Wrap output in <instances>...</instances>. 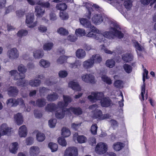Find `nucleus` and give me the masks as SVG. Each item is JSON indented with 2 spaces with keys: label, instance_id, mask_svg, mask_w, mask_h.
Returning <instances> with one entry per match:
<instances>
[{
  "label": "nucleus",
  "instance_id": "obj_1",
  "mask_svg": "<svg viewBox=\"0 0 156 156\" xmlns=\"http://www.w3.org/2000/svg\"><path fill=\"white\" fill-rule=\"evenodd\" d=\"M63 98L64 102H59L57 107L53 103L49 104V112H51L53 110H56L55 116L57 118L62 119L64 118L65 113L69 115L72 112L76 115L82 114V109L79 108H76L71 107L66 110H63L62 108L66 107L72 100L70 97L67 96L63 95Z\"/></svg>",
  "mask_w": 156,
  "mask_h": 156
},
{
  "label": "nucleus",
  "instance_id": "obj_2",
  "mask_svg": "<svg viewBox=\"0 0 156 156\" xmlns=\"http://www.w3.org/2000/svg\"><path fill=\"white\" fill-rule=\"evenodd\" d=\"M117 27H111L109 29V31H105L102 34L101 31L99 30V33H97L95 39L100 42H104L106 37L109 39H113L115 37L119 38H121L123 37V34L118 29Z\"/></svg>",
  "mask_w": 156,
  "mask_h": 156
},
{
  "label": "nucleus",
  "instance_id": "obj_3",
  "mask_svg": "<svg viewBox=\"0 0 156 156\" xmlns=\"http://www.w3.org/2000/svg\"><path fill=\"white\" fill-rule=\"evenodd\" d=\"M9 74L14 80H17L16 83L17 86L23 87L27 85V80H23L25 77V74H20L16 70L9 71Z\"/></svg>",
  "mask_w": 156,
  "mask_h": 156
},
{
  "label": "nucleus",
  "instance_id": "obj_4",
  "mask_svg": "<svg viewBox=\"0 0 156 156\" xmlns=\"http://www.w3.org/2000/svg\"><path fill=\"white\" fill-rule=\"evenodd\" d=\"M148 73V71L147 69H144L143 76V84L141 86V93L140 95V98L141 101L147 100V91L146 92L145 90V79H148L147 76Z\"/></svg>",
  "mask_w": 156,
  "mask_h": 156
},
{
  "label": "nucleus",
  "instance_id": "obj_5",
  "mask_svg": "<svg viewBox=\"0 0 156 156\" xmlns=\"http://www.w3.org/2000/svg\"><path fill=\"white\" fill-rule=\"evenodd\" d=\"M104 97V94L102 92H93L91 95L88 96L89 100L92 102H96L97 100H101Z\"/></svg>",
  "mask_w": 156,
  "mask_h": 156
},
{
  "label": "nucleus",
  "instance_id": "obj_6",
  "mask_svg": "<svg viewBox=\"0 0 156 156\" xmlns=\"http://www.w3.org/2000/svg\"><path fill=\"white\" fill-rule=\"evenodd\" d=\"M83 5L85 6L88 9L87 12L85 14V16L88 19H90V16L93 13V12L94 11L93 9H98L99 8V6L96 4H93V5L92 4L89 2H84L83 3Z\"/></svg>",
  "mask_w": 156,
  "mask_h": 156
},
{
  "label": "nucleus",
  "instance_id": "obj_7",
  "mask_svg": "<svg viewBox=\"0 0 156 156\" xmlns=\"http://www.w3.org/2000/svg\"><path fill=\"white\" fill-rule=\"evenodd\" d=\"M34 13H29L26 15V23L28 27L33 28L36 26L37 22V21L34 22Z\"/></svg>",
  "mask_w": 156,
  "mask_h": 156
},
{
  "label": "nucleus",
  "instance_id": "obj_8",
  "mask_svg": "<svg viewBox=\"0 0 156 156\" xmlns=\"http://www.w3.org/2000/svg\"><path fill=\"white\" fill-rule=\"evenodd\" d=\"M107 145L105 143L100 142L97 144L95 151L97 154H102L107 151Z\"/></svg>",
  "mask_w": 156,
  "mask_h": 156
},
{
  "label": "nucleus",
  "instance_id": "obj_9",
  "mask_svg": "<svg viewBox=\"0 0 156 156\" xmlns=\"http://www.w3.org/2000/svg\"><path fill=\"white\" fill-rule=\"evenodd\" d=\"M82 80L87 83L94 84L96 82L94 76L91 74L85 73L81 76Z\"/></svg>",
  "mask_w": 156,
  "mask_h": 156
},
{
  "label": "nucleus",
  "instance_id": "obj_10",
  "mask_svg": "<svg viewBox=\"0 0 156 156\" xmlns=\"http://www.w3.org/2000/svg\"><path fill=\"white\" fill-rule=\"evenodd\" d=\"M8 57L11 60L16 59L19 57V51L16 48H14L8 50L7 52Z\"/></svg>",
  "mask_w": 156,
  "mask_h": 156
},
{
  "label": "nucleus",
  "instance_id": "obj_11",
  "mask_svg": "<svg viewBox=\"0 0 156 156\" xmlns=\"http://www.w3.org/2000/svg\"><path fill=\"white\" fill-rule=\"evenodd\" d=\"M78 150L76 147H69L65 151L64 156H77Z\"/></svg>",
  "mask_w": 156,
  "mask_h": 156
},
{
  "label": "nucleus",
  "instance_id": "obj_12",
  "mask_svg": "<svg viewBox=\"0 0 156 156\" xmlns=\"http://www.w3.org/2000/svg\"><path fill=\"white\" fill-rule=\"evenodd\" d=\"M43 5H39L36 6L35 7V12L36 15L38 17H40L43 15L44 12V7H48V5L44 3H43Z\"/></svg>",
  "mask_w": 156,
  "mask_h": 156
},
{
  "label": "nucleus",
  "instance_id": "obj_13",
  "mask_svg": "<svg viewBox=\"0 0 156 156\" xmlns=\"http://www.w3.org/2000/svg\"><path fill=\"white\" fill-rule=\"evenodd\" d=\"M91 20L96 25H99L102 22L103 18L101 14H95L93 15Z\"/></svg>",
  "mask_w": 156,
  "mask_h": 156
},
{
  "label": "nucleus",
  "instance_id": "obj_14",
  "mask_svg": "<svg viewBox=\"0 0 156 156\" xmlns=\"http://www.w3.org/2000/svg\"><path fill=\"white\" fill-rule=\"evenodd\" d=\"M73 139L75 142L76 140L79 143H83L85 142L87 140L86 137L83 135H78L77 133L74 134Z\"/></svg>",
  "mask_w": 156,
  "mask_h": 156
},
{
  "label": "nucleus",
  "instance_id": "obj_15",
  "mask_svg": "<svg viewBox=\"0 0 156 156\" xmlns=\"http://www.w3.org/2000/svg\"><path fill=\"white\" fill-rule=\"evenodd\" d=\"M19 148V144L17 142L11 143L9 147V151L12 154H16L17 153Z\"/></svg>",
  "mask_w": 156,
  "mask_h": 156
},
{
  "label": "nucleus",
  "instance_id": "obj_16",
  "mask_svg": "<svg viewBox=\"0 0 156 156\" xmlns=\"http://www.w3.org/2000/svg\"><path fill=\"white\" fill-rule=\"evenodd\" d=\"M10 129L5 123L2 124L0 126V132L2 136L8 134L11 131Z\"/></svg>",
  "mask_w": 156,
  "mask_h": 156
},
{
  "label": "nucleus",
  "instance_id": "obj_17",
  "mask_svg": "<svg viewBox=\"0 0 156 156\" xmlns=\"http://www.w3.org/2000/svg\"><path fill=\"white\" fill-rule=\"evenodd\" d=\"M79 20L81 24L86 28H89L94 27V26L92 25L90 22L85 18H80Z\"/></svg>",
  "mask_w": 156,
  "mask_h": 156
},
{
  "label": "nucleus",
  "instance_id": "obj_18",
  "mask_svg": "<svg viewBox=\"0 0 156 156\" xmlns=\"http://www.w3.org/2000/svg\"><path fill=\"white\" fill-rule=\"evenodd\" d=\"M18 135L20 137H25L27 135V129L25 125L21 126L18 130Z\"/></svg>",
  "mask_w": 156,
  "mask_h": 156
},
{
  "label": "nucleus",
  "instance_id": "obj_19",
  "mask_svg": "<svg viewBox=\"0 0 156 156\" xmlns=\"http://www.w3.org/2000/svg\"><path fill=\"white\" fill-rule=\"evenodd\" d=\"M68 86L75 91H79L81 90L80 87L78 83L74 81L69 82Z\"/></svg>",
  "mask_w": 156,
  "mask_h": 156
},
{
  "label": "nucleus",
  "instance_id": "obj_20",
  "mask_svg": "<svg viewBox=\"0 0 156 156\" xmlns=\"http://www.w3.org/2000/svg\"><path fill=\"white\" fill-rule=\"evenodd\" d=\"M39 152V148L37 146H32L30 148L29 153L30 156H37Z\"/></svg>",
  "mask_w": 156,
  "mask_h": 156
},
{
  "label": "nucleus",
  "instance_id": "obj_21",
  "mask_svg": "<svg viewBox=\"0 0 156 156\" xmlns=\"http://www.w3.org/2000/svg\"><path fill=\"white\" fill-rule=\"evenodd\" d=\"M94 64L92 59L90 58L83 62V67L86 69H88L91 68L94 66Z\"/></svg>",
  "mask_w": 156,
  "mask_h": 156
},
{
  "label": "nucleus",
  "instance_id": "obj_22",
  "mask_svg": "<svg viewBox=\"0 0 156 156\" xmlns=\"http://www.w3.org/2000/svg\"><path fill=\"white\" fill-rule=\"evenodd\" d=\"M98 107V105L95 104L90 106L89 107V108L90 109L93 111L92 112V113L93 114L91 115V116L92 117L98 119V118H97L95 117V115L99 114V113L98 112L99 111H101L100 110L97 109Z\"/></svg>",
  "mask_w": 156,
  "mask_h": 156
},
{
  "label": "nucleus",
  "instance_id": "obj_23",
  "mask_svg": "<svg viewBox=\"0 0 156 156\" xmlns=\"http://www.w3.org/2000/svg\"><path fill=\"white\" fill-rule=\"evenodd\" d=\"M14 118L17 125H21L23 123V117L22 114L18 113L14 116Z\"/></svg>",
  "mask_w": 156,
  "mask_h": 156
},
{
  "label": "nucleus",
  "instance_id": "obj_24",
  "mask_svg": "<svg viewBox=\"0 0 156 156\" xmlns=\"http://www.w3.org/2000/svg\"><path fill=\"white\" fill-rule=\"evenodd\" d=\"M101 106L104 107H108L111 105V101L108 98L104 97L101 101Z\"/></svg>",
  "mask_w": 156,
  "mask_h": 156
},
{
  "label": "nucleus",
  "instance_id": "obj_25",
  "mask_svg": "<svg viewBox=\"0 0 156 156\" xmlns=\"http://www.w3.org/2000/svg\"><path fill=\"white\" fill-rule=\"evenodd\" d=\"M90 29V32L87 35L88 37H93L95 39L96 34L97 33H99V30L94 27L92 28H89Z\"/></svg>",
  "mask_w": 156,
  "mask_h": 156
},
{
  "label": "nucleus",
  "instance_id": "obj_26",
  "mask_svg": "<svg viewBox=\"0 0 156 156\" xmlns=\"http://www.w3.org/2000/svg\"><path fill=\"white\" fill-rule=\"evenodd\" d=\"M8 91L9 95L14 96L17 94L18 90L16 87L11 86L8 89Z\"/></svg>",
  "mask_w": 156,
  "mask_h": 156
},
{
  "label": "nucleus",
  "instance_id": "obj_27",
  "mask_svg": "<svg viewBox=\"0 0 156 156\" xmlns=\"http://www.w3.org/2000/svg\"><path fill=\"white\" fill-rule=\"evenodd\" d=\"M41 83V80L38 79H32L29 82V84L32 87H36L39 86Z\"/></svg>",
  "mask_w": 156,
  "mask_h": 156
},
{
  "label": "nucleus",
  "instance_id": "obj_28",
  "mask_svg": "<svg viewBox=\"0 0 156 156\" xmlns=\"http://www.w3.org/2000/svg\"><path fill=\"white\" fill-rule=\"evenodd\" d=\"M44 55L43 51L41 50H37L34 51L33 55L35 58H41Z\"/></svg>",
  "mask_w": 156,
  "mask_h": 156
},
{
  "label": "nucleus",
  "instance_id": "obj_29",
  "mask_svg": "<svg viewBox=\"0 0 156 156\" xmlns=\"http://www.w3.org/2000/svg\"><path fill=\"white\" fill-rule=\"evenodd\" d=\"M124 146V144L120 142L115 143L113 146L114 149L116 151H119L121 150Z\"/></svg>",
  "mask_w": 156,
  "mask_h": 156
},
{
  "label": "nucleus",
  "instance_id": "obj_30",
  "mask_svg": "<svg viewBox=\"0 0 156 156\" xmlns=\"http://www.w3.org/2000/svg\"><path fill=\"white\" fill-rule=\"evenodd\" d=\"M71 132L69 129L66 127H63L61 130V135L64 137H67L70 136Z\"/></svg>",
  "mask_w": 156,
  "mask_h": 156
},
{
  "label": "nucleus",
  "instance_id": "obj_31",
  "mask_svg": "<svg viewBox=\"0 0 156 156\" xmlns=\"http://www.w3.org/2000/svg\"><path fill=\"white\" fill-rule=\"evenodd\" d=\"M85 51L82 49H79L76 52V56L79 58H83L86 56Z\"/></svg>",
  "mask_w": 156,
  "mask_h": 156
},
{
  "label": "nucleus",
  "instance_id": "obj_32",
  "mask_svg": "<svg viewBox=\"0 0 156 156\" xmlns=\"http://www.w3.org/2000/svg\"><path fill=\"white\" fill-rule=\"evenodd\" d=\"M133 58V56L131 54L127 53L124 54L122 56L123 60L126 62L132 61Z\"/></svg>",
  "mask_w": 156,
  "mask_h": 156
},
{
  "label": "nucleus",
  "instance_id": "obj_33",
  "mask_svg": "<svg viewBox=\"0 0 156 156\" xmlns=\"http://www.w3.org/2000/svg\"><path fill=\"white\" fill-rule=\"evenodd\" d=\"M92 59V61L93 62L94 64V63H99L102 61V58L100 55L98 54H97L94 55H93L90 58Z\"/></svg>",
  "mask_w": 156,
  "mask_h": 156
},
{
  "label": "nucleus",
  "instance_id": "obj_34",
  "mask_svg": "<svg viewBox=\"0 0 156 156\" xmlns=\"http://www.w3.org/2000/svg\"><path fill=\"white\" fill-rule=\"evenodd\" d=\"M16 100L13 98H10L6 101V104L9 107H15L18 104Z\"/></svg>",
  "mask_w": 156,
  "mask_h": 156
},
{
  "label": "nucleus",
  "instance_id": "obj_35",
  "mask_svg": "<svg viewBox=\"0 0 156 156\" xmlns=\"http://www.w3.org/2000/svg\"><path fill=\"white\" fill-rule=\"evenodd\" d=\"M16 101H17V102L18 103L17 105H19L22 107H25L26 108V111L27 112H29L30 111L31 108L30 107H29L26 108L24 101L22 98H20L16 100Z\"/></svg>",
  "mask_w": 156,
  "mask_h": 156
},
{
  "label": "nucleus",
  "instance_id": "obj_36",
  "mask_svg": "<svg viewBox=\"0 0 156 156\" xmlns=\"http://www.w3.org/2000/svg\"><path fill=\"white\" fill-rule=\"evenodd\" d=\"M132 1L131 0H125L123 5L127 10H130L132 6Z\"/></svg>",
  "mask_w": 156,
  "mask_h": 156
},
{
  "label": "nucleus",
  "instance_id": "obj_37",
  "mask_svg": "<svg viewBox=\"0 0 156 156\" xmlns=\"http://www.w3.org/2000/svg\"><path fill=\"white\" fill-rule=\"evenodd\" d=\"M17 69L20 74H25L27 71L26 67L22 64H20L18 66Z\"/></svg>",
  "mask_w": 156,
  "mask_h": 156
},
{
  "label": "nucleus",
  "instance_id": "obj_38",
  "mask_svg": "<svg viewBox=\"0 0 156 156\" xmlns=\"http://www.w3.org/2000/svg\"><path fill=\"white\" fill-rule=\"evenodd\" d=\"M67 7V5H66V3L62 2L58 3L56 5V9L61 10H64L66 9Z\"/></svg>",
  "mask_w": 156,
  "mask_h": 156
},
{
  "label": "nucleus",
  "instance_id": "obj_39",
  "mask_svg": "<svg viewBox=\"0 0 156 156\" xmlns=\"http://www.w3.org/2000/svg\"><path fill=\"white\" fill-rule=\"evenodd\" d=\"M99 114L95 115V117L98 118V119L103 120L105 119L108 118L109 117V115L108 114H105L103 115L101 111H99L98 112Z\"/></svg>",
  "mask_w": 156,
  "mask_h": 156
},
{
  "label": "nucleus",
  "instance_id": "obj_40",
  "mask_svg": "<svg viewBox=\"0 0 156 156\" xmlns=\"http://www.w3.org/2000/svg\"><path fill=\"white\" fill-rule=\"evenodd\" d=\"M36 139L38 142H42L45 139V136L44 134L41 132H38L36 135Z\"/></svg>",
  "mask_w": 156,
  "mask_h": 156
},
{
  "label": "nucleus",
  "instance_id": "obj_41",
  "mask_svg": "<svg viewBox=\"0 0 156 156\" xmlns=\"http://www.w3.org/2000/svg\"><path fill=\"white\" fill-rule=\"evenodd\" d=\"M75 33L76 35L78 36H83L86 34L85 30L84 29L81 28L76 29Z\"/></svg>",
  "mask_w": 156,
  "mask_h": 156
},
{
  "label": "nucleus",
  "instance_id": "obj_42",
  "mask_svg": "<svg viewBox=\"0 0 156 156\" xmlns=\"http://www.w3.org/2000/svg\"><path fill=\"white\" fill-rule=\"evenodd\" d=\"M28 3L31 5H34L35 4L38 5H43V2L40 0H27Z\"/></svg>",
  "mask_w": 156,
  "mask_h": 156
},
{
  "label": "nucleus",
  "instance_id": "obj_43",
  "mask_svg": "<svg viewBox=\"0 0 156 156\" xmlns=\"http://www.w3.org/2000/svg\"><path fill=\"white\" fill-rule=\"evenodd\" d=\"M105 64L107 67L112 68L115 66V62L112 59H109L106 61Z\"/></svg>",
  "mask_w": 156,
  "mask_h": 156
},
{
  "label": "nucleus",
  "instance_id": "obj_44",
  "mask_svg": "<svg viewBox=\"0 0 156 156\" xmlns=\"http://www.w3.org/2000/svg\"><path fill=\"white\" fill-rule=\"evenodd\" d=\"M69 57L63 55L59 57L57 60V62L58 64H62L65 62Z\"/></svg>",
  "mask_w": 156,
  "mask_h": 156
},
{
  "label": "nucleus",
  "instance_id": "obj_45",
  "mask_svg": "<svg viewBox=\"0 0 156 156\" xmlns=\"http://www.w3.org/2000/svg\"><path fill=\"white\" fill-rule=\"evenodd\" d=\"M57 32L59 34L63 35H67L69 33L67 30L63 27L58 28L57 30Z\"/></svg>",
  "mask_w": 156,
  "mask_h": 156
},
{
  "label": "nucleus",
  "instance_id": "obj_46",
  "mask_svg": "<svg viewBox=\"0 0 156 156\" xmlns=\"http://www.w3.org/2000/svg\"><path fill=\"white\" fill-rule=\"evenodd\" d=\"M34 141V139L33 137L28 136L26 139L25 144L27 145H31L33 144Z\"/></svg>",
  "mask_w": 156,
  "mask_h": 156
},
{
  "label": "nucleus",
  "instance_id": "obj_47",
  "mask_svg": "<svg viewBox=\"0 0 156 156\" xmlns=\"http://www.w3.org/2000/svg\"><path fill=\"white\" fill-rule=\"evenodd\" d=\"M28 34L27 31L25 30H19L17 34V36L21 38L23 36H25Z\"/></svg>",
  "mask_w": 156,
  "mask_h": 156
},
{
  "label": "nucleus",
  "instance_id": "obj_48",
  "mask_svg": "<svg viewBox=\"0 0 156 156\" xmlns=\"http://www.w3.org/2000/svg\"><path fill=\"white\" fill-rule=\"evenodd\" d=\"M49 148H50L51 150V152H55L58 149V145L55 143H49Z\"/></svg>",
  "mask_w": 156,
  "mask_h": 156
},
{
  "label": "nucleus",
  "instance_id": "obj_49",
  "mask_svg": "<svg viewBox=\"0 0 156 156\" xmlns=\"http://www.w3.org/2000/svg\"><path fill=\"white\" fill-rule=\"evenodd\" d=\"M46 104V100L43 99H38L36 101L37 105L40 107L44 106Z\"/></svg>",
  "mask_w": 156,
  "mask_h": 156
},
{
  "label": "nucleus",
  "instance_id": "obj_50",
  "mask_svg": "<svg viewBox=\"0 0 156 156\" xmlns=\"http://www.w3.org/2000/svg\"><path fill=\"white\" fill-rule=\"evenodd\" d=\"M102 80L108 84L112 83L111 79L106 75H103L101 76Z\"/></svg>",
  "mask_w": 156,
  "mask_h": 156
},
{
  "label": "nucleus",
  "instance_id": "obj_51",
  "mask_svg": "<svg viewBox=\"0 0 156 156\" xmlns=\"http://www.w3.org/2000/svg\"><path fill=\"white\" fill-rule=\"evenodd\" d=\"M59 144L63 147H65L67 145V142L65 139L63 137H59L58 139Z\"/></svg>",
  "mask_w": 156,
  "mask_h": 156
},
{
  "label": "nucleus",
  "instance_id": "obj_52",
  "mask_svg": "<svg viewBox=\"0 0 156 156\" xmlns=\"http://www.w3.org/2000/svg\"><path fill=\"white\" fill-rule=\"evenodd\" d=\"M98 128L97 125L96 124H94L91 126L90 131L92 134L95 135L97 134Z\"/></svg>",
  "mask_w": 156,
  "mask_h": 156
},
{
  "label": "nucleus",
  "instance_id": "obj_53",
  "mask_svg": "<svg viewBox=\"0 0 156 156\" xmlns=\"http://www.w3.org/2000/svg\"><path fill=\"white\" fill-rule=\"evenodd\" d=\"M114 86L118 88H122L123 85V83L122 80H116L114 83Z\"/></svg>",
  "mask_w": 156,
  "mask_h": 156
},
{
  "label": "nucleus",
  "instance_id": "obj_54",
  "mask_svg": "<svg viewBox=\"0 0 156 156\" xmlns=\"http://www.w3.org/2000/svg\"><path fill=\"white\" fill-rule=\"evenodd\" d=\"M39 64L40 66L46 68L48 66V61L42 59L40 61Z\"/></svg>",
  "mask_w": 156,
  "mask_h": 156
},
{
  "label": "nucleus",
  "instance_id": "obj_55",
  "mask_svg": "<svg viewBox=\"0 0 156 156\" xmlns=\"http://www.w3.org/2000/svg\"><path fill=\"white\" fill-rule=\"evenodd\" d=\"M59 16L62 20H66L69 17L68 14L64 12H61L59 13Z\"/></svg>",
  "mask_w": 156,
  "mask_h": 156
},
{
  "label": "nucleus",
  "instance_id": "obj_56",
  "mask_svg": "<svg viewBox=\"0 0 156 156\" xmlns=\"http://www.w3.org/2000/svg\"><path fill=\"white\" fill-rule=\"evenodd\" d=\"M123 68L125 71L127 73H130L132 70V67L128 64H125L123 66Z\"/></svg>",
  "mask_w": 156,
  "mask_h": 156
},
{
  "label": "nucleus",
  "instance_id": "obj_57",
  "mask_svg": "<svg viewBox=\"0 0 156 156\" xmlns=\"http://www.w3.org/2000/svg\"><path fill=\"white\" fill-rule=\"evenodd\" d=\"M134 45L136 48V50L141 51L144 49L143 47L137 41H135L134 43Z\"/></svg>",
  "mask_w": 156,
  "mask_h": 156
},
{
  "label": "nucleus",
  "instance_id": "obj_58",
  "mask_svg": "<svg viewBox=\"0 0 156 156\" xmlns=\"http://www.w3.org/2000/svg\"><path fill=\"white\" fill-rule=\"evenodd\" d=\"M68 75L67 72L65 70H61L59 72L58 75L61 78H64L67 76Z\"/></svg>",
  "mask_w": 156,
  "mask_h": 156
},
{
  "label": "nucleus",
  "instance_id": "obj_59",
  "mask_svg": "<svg viewBox=\"0 0 156 156\" xmlns=\"http://www.w3.org/2000/svg\"><path fill=\"white\" fill-rule=\"evenodd\" d=\"M58 96L57 94L53 93L49 95V101H54L57 99Z\"/></svg>",
  "mask_w": 156,
  "mask_h": 156
},
{
  "label": "nucleus",
  "instance_id": "obj_60",
  "mask_svg": "<svg viewBox=\"0 0 156 156\" xmlns=\"http://www.w3.org/2000/svg\"><path fill=\"white\" fill-rule=\"evenodd\" d=\"M57 120L55 119H53L49 120V127L50 128H53L55 126Z\"/></svg>",
  "mask_w": 156,
  "mask_h": 156
},
{
  "label": "nucleus",
  "instance_id": "obj_61",
  "mask_svg": "<svg viewBox=\"0 0 156 156\" xmlns=\"http://www.w3.org/2000/svg\"><path fill=\"white\" fill-rule=\"evenodd\" d=\"M100 48L101 50H103L106 53L111 54L113 53V51H111L105 48L104 45H101Z\"/></svg>",
  "mask_w": 156,
  "mask_h": 156
},
{
  "label": "nucleus",
  "instance_id": "obj_62",
  "mask_svg": "<svg viewBox=\"0 0 156 156\" xmlns=\"http://www.w3.org/2000/svg\"><path fill=\"white\" fill-rule=\"evenodd\" d=\"M81 123H74L72 124L71 127L75 129H77L81 126Z\"/></svg>",
  "mask_w": 156,
  "mask_h": 156
},
{
  "label": "nucleus",
  "instance_id": "obj_63",
  "mask_svg": "<svg viewBox=\"0 0 156 156\" xmlns=\"http://www.w3.org/2000/svg\"><path fill=\"white\" fill-rule=\"evenodd\" d=\"M140 1L141 3L144 5H147L150 4V3L152 1V0H140Z\"/></svg>",
  "mask_w": 156,
  "mask_h": 156
},
{
  "label": "nucleus",
  "instance_id": "obj_64",
  "mask_svg": "<svg viewBox=\"0 0 156 156\" xmlns=\"http://www.w3.org/2000/svg\"><path fill=\"white\" fill-rule=\"evenodd\" d=\"M67 39L70 41L74 42L77 40V37L76 36L69 35Z\"/></svg>",
  "mask_w": 156,
  "mask_h": 156
}]
</instances>
